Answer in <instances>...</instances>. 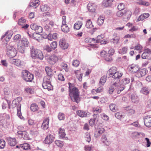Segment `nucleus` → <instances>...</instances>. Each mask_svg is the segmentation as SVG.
I'll list each match as a JSON object with an SVG mask.
<instances>
[{
  "mask_svg": "<svg viewBox=\"0 0 151 151\" xmlns=\"http://www.w3.org/2000/svg\"><path fill=\"white\" fill-rule=\"evenodd\" d=\"M69 89V96L73 102L78 104L80 101L78 89L76 87H73V85L70 83H68Z\"/></svg>",
  "mask_w": 151,
  "mask_h": 151,
  "instance_id": "obj_1",
  "label": "nucleus"
},
{
  "mask_svg": "<svg viewBox=\"0 0 151 151\" xmlns=\"http://www.w3.org/2000/svg\"><path fill=\"white\" fill-rule=\"evenodd\" d=\"M30 49L31 56L32 58L43 60L44 56L41 50L34 48L33 46L30 48Z\"/></svg>",
  "mask_w": 151,
  "mask_h": 151,
  "instance_id": "obj_2",
  "label": "nucleus"
},
{
  "mask_svg": "<svg viewBox=\"0 0 151 151\" xmlns=\"http://www.w3.org/2000/svg\"><path fill=\"white\" fill-rule=\"evenodd\" d=\"M29 44V41L27 38H23L21 40L19 41L17 45V49L18 51L20 52L23 53L25 47L28 46Z\"/></svg>",
  "mask_w": 151,
  "mask_h": 151,
  "instance_id": "obj_3",
  "label": "nucleus"
},
{
  "mask_svg": "<svg viewBox=\"0 0 151 151\" xmlns=\"http://www.w3.org/2000/svg\"><path fill=\"white\" fill-rule=\"evenodd\" d=\"M51 78L50 76H46L44 78L42 86L44 89L48 91L53 90V86L51 84Z\"/></svg>",
  "mask_w": 151,
  "mask_h": 151,
  "instance_id": "obj_4",
  "label": "nucleus"
},
{
  "mask_svg": "<svg viewBox=\"0 0 151 151\" xmlns=\"http://www.w3.org/2000/svg\"><path fill=\"white\" fill-rule=\"evenodd\" d=\"M22 74L23 79L27 82H31L33 79V75L27 70H23Z\"/></svg>",
  "mask_w": 151,
  "mask_h": 151,
  "instance_id": "obj_5",
  "label": "nucleus"
},
{
  "mask_svg": "<svg viewBox=\"0 0 151 151\" xmlns=\"http://www.w3.org/2000/svg\"><path fill=\"white\" fill-rule=\"evenodd\" d=\"M46 59L50 64L53 65L58 61V58L57 55H52L47 57Z\"/></svg>",
  "mask_w": 151,
  "mask_h": 151,
  "instance_id": "obj_6",
  "label": "nucleus"
},
{
  "mask_svg": "<svg viewBox=\"0 0 151 151\" xmlns=\"http://www.w3.org/2000/svg\"><path fill=\"white\" fill-rule=\"evenodd\" d=\"M17 134L19 137H22L25 140H28L31 139L29 134L26 131H19L17 132Z\"/></svg>",
  "mask_w": 151,
  "mask_h": 151,
  "instance_id": "obj_7",
  "label": "nucleus"
},
{
  "mask_svg": "<svg viewBox=\"0 0 151 151\" xmlns=\"http://www.w3.org/2000/svg\"><path fill=\"white\" fill-rule=\"evenodd\" d=\"M132 14V12L131 11L126 9H124L123 17V20L125 21L128 20L129 19Z\"/></svg>",
  "mask_w": 151,
  "mask_h": 151,
  "instance_id": "obj_8",
  "label": "nucleus"
},
{
  "mask_svg": "<svg viewBox=\"0 0 151 151\" xmlns=\"http://www.w3.org/2000/svg\"><path fill=\"white\" fill-rule=\"evenodd\" d=\"M144 119L145 125L147 127H151V116H146Z\"/></svg>",
  "mask_w": 151,
  "mask_h": 151,
  "instance_id": "obj_9",
  "label": "nucleus"
},
{
  "mask_svg": "<svg viewBox=\"0 0 151 151\" xmlns=\"http://www.w3.org/2000/svg\"><path fill=\"white\" fill-rule=\"evenodd\" d=\"M117 68L116 67L113 66L108 71L107 73V76H109L111 77L117 71Z\"/></svg>",
  "mask_w": 151,
  "mask_h": 151,
  "instance_id": "obj_10",
  "label": "nucleus"
},
{
  "mask_svg": "<svg viewBox=\"0 0 151 151\" xmlns=\"http://www.w3.org/2000/svg\"><path fill=\"white\" fill-rule=\"evenodd\" d=\"M59 45L60 47L64 50L67 49L68 46V43L65 42V40L64 38L61 39L60 40Z\"/></svg>",
  "mask_w": 151,
  "mask_h": 151,
  "instance_id": "obj_11",
  "label": "nucleus"
},
{
  "mask_svg": "<svg viewBox=\"0 0 151 151\" xmlns=\"http://www.w3.org/2000/svg\"><path fill=\"white\" fill-rule=\"evenodd\" d=\"M54 140V137L53 135L50 134H48L46 136L44 142L46 144L51 143Z\"/></svg>",
  "mask_w": 151,
  "mask_h": 151,
  "instance_id": "obj_12",
  "label": "nucleus"
},
{
  "mask_svg": "<svg viewBox=\"0 0 151 151\" xmlns=\"http://www.w3.org/2000/svg\"><path fill=\"white\" fill-rule=\"evenodd\" d=\"M7 140L8 144L11 146H14L17 143L16 139L15 138L7 137Z\"/></svg>",
  "mask_w": 151,
  "mask_h": 151,
  "instance_id": "obj_13",
  "label": "nucleus"
},
{
  "mask_svg": "<svg viewBox=\"0 0 151 151\" xmlns=\"http://www.w3.org/2000/svg\"><path fill=\"white\" fill-rule=\"evenodd\" d=\"M87 8L89 12H95L96 8V6L94 3H90L88 4Z\"/></svg>",
  "mask_w": 151,
  "mask_h": 151,
  "instance_id": "obj_14",
  "label": "nucleus"
},
{
  "mask_svg": "<svg viewBox=\"0 0 151 151\" xmlns=\"http://www.w3.org/2000/svg\"><path fill=\"white\" fill-rule=\"evenodd\" d=\"M57 34L56 33H54L52 34L49 33L48 35L46 34L44 38H47L48 40L51 41L52 39H56L57 38Z\"/></svg>",
  "mask_w": 151,
  "mask_h": 151,
  "instance_id": "obj_15",
  "label": "nucleus"
},
{
  "mask_svg": "<svg viewBox=\"0 0 151 151\" xmlns=\"http://www.w3.org/2000/svg\"><path fill=\"white\" fill-rule=\"evenodd\" d=\"M12 34L9 31L7 32L6 33L1 37L2 40L4 39L6 42H8L11 38Z\"/></svg>",
  "mask_w": 151,
  "mask_h": 151,
  "instance_id": "obj_16",
  "label": "nucleus"
},
{
  "mask_svg": "<svg viewBox=\"0 0 151 151\" xmlns=\"http://www.w3.org/2000/svg\"><path fill=\"white\" fill-rule=\"evenodd\" d=\"M123 75V73L119 71H117L111 77L115 80L120 81V78Z\"/></svg>",
  "mask_w": 151,
  "mask_h": 151,
  "instance_id": "obj_17",
  "label": "nucleus"
},
{
  "mask_svg": "<svg viewBox=\"0 0 151 151\" xmlns=\"http://www.w3.org/2000/svg\"><path fill=\"white\" fill-rule=\"evenodd\" d=\"M114 0H104L102 2L103 6L106 7L111 6Z\"/></svg>",
  "mask_w": 151,
  "mask_h": 151,
  "instance_id": "obj_18",
  "label": "nucleus"
},
{
  "mask_svg": "<svg viewBox=\"0 0 151 151\" xmlns=\"http://www.w3.org/2000/svg\"><path fill=\"white\" fill-rule=\"evenodd\" d=\"M116 86H116V88L118 94L120 93L121 92L124 90L125 88L124 85L122 84L120 85V84L116 83Z\"/></svg>",
  "mask_w": 151,
  "mask_h": 151,
  "instance_id": "obj_19",
  "label": "nucleus"
},
{
  "mask_svg": "<svg viewBox=\"0 0 151 151\" xmlns=\"http://www.w3.org/2000/svg\"><path fill=\"white\" fill-rule=\"evenodd\" d=\"M105 131L104 128H101L94 132V136L96 138L98 137L102 134L104 133Z\"/></svg>",
  "mask_w": 151,
  "mask_h": 151,
  "instance_id": "obj_20",
  "label": "nucleus"
},
{
  "mask_svg": "<svg viewBox=\"0 0 151 151\" xmlns=\"http://www.w3.org/2000/svg\"><path fill=\"white\" fill-rule=\"evenodd\" d=\"M64 131L65 130L64 129L61 128L60 129L59 131V136L60 138L64 139L65 140H67L68 138L65 137L66 134Z\"/></svg>",
  "mask_w": 151,
  "mask_h": 151,
  "instance_id": "obj_21",
  "label": "nucleus"
},
{
  "mask_svg": "<svg viewBox=\"0 0 151 151\" xmlns=\"http://www.w3.org/2000/svg\"><path fill=\"white\" fill-rule=\"evenodd\" d=\"M13 49V50L6 52L7 55L10 58L14 57L17 54V51L16 49Z\"/></svg>",
  "mask_w": 151,
  "mask_h": 151,
  "instance_id": "obj_22",
  "label": "nucleus"
},
{
  "mask_svg": "<svg viewBox=\"0 0 151 151\" xmlns=\"http://www.w3.org/2000/svg\"><path fill=\"white\" fill-rule=\"evenodd\" d=\"M101 141L106 146L109 145L111 143L110 141L108 140L107 139L106 135L104 134L102 135L101 138Z\"/></svg>",
  "mask_w": 151,
  "mask_h": 151,
  "instance_id": "obj_23",
  "label": "nucleus"
},
{
  "mask_svg": "<svg viewBox=\"0 0 151 151\" xmlns=\"http://www.w3.org/2000/svg\"><path fill=\"white\" fill-rule=\"evenodd\" d=\"M129 67H130L129 68V70L132 73L136 72L139 69V68L138 66L132 64Z\"/></svg>",
  "mask_w": 151,
  "mask_h": 151,
  "instance_id": "obj_24",
  "label": "nucleus"
},
{
  "mask_svg": "<svg viewBox=\"0 0 151 151\" xmlns=\"http://www.w3.org/2000/svg\"><path fill=\"white\" fill-rule=\"evenodd\" d=\"M76 114L78 116L81 117H86L87 115V113L86 111L82 110L77 111Z\"/></svg>",
  "mask_w": 151,
  "mask_h": 151,
  "instance_id": "obj_25",
  "label": "nucleus"
},
{
  "mask_svg": "<svg viewBox=\"0 0 151 151\" xmlns=\"http://www.w3.org/2000/svg\"><path fill=\"white\" fill-rule=\"evenodd\" d=\"M150 16L149 14L147 13H144L141 15L137 19V21H139L141 20H143L145 19L148 18Z\"/></svg>",
  "mask_w": 151,
  "mask_h": 151,
  "instance_id": "obj_26",
  "label": "nucleus"
},
{
  "mask_svg": "<svg viewBox=\"0 0 151 151\" xmlns=\"http://www.w3.org/2000/svg\"><path fill=\"white\" fill-rule=\"evenodd\" d=\"M32 37L33 39L36 40L38 42H40L42 39L41 35L37 33H33Z\"/></svg>",
  "mask_w": 151,
  "mask_h": 151,
  "instance_id": "obj_27",
  "label": "nucleus"
},
{
  "mask_svg": "<svg viewBox=\"0 0 151 151\" xmlns=\"http://www.w3.org/2000/svg\"><path fill=\"white\" fill-rule=\"evenodd\" d=\"M21 104H19L18 105L17 107V115L21 119H22V118H23V117L22 115L21 112Z\"/></svg>",
  "mask_w": 151,
  "mask_h": 151,
  "instance_id": "obj_28",
  "label": "nucleus"
},
{
  "mask_svg": "<svg viewBox=\"0 0 151 151\" xmlns=\"http://www.w3.org/2000/svg\"><path fill=\"white\" fill-rule=\"evenodd\" d=\"M131 99L132 102L134 103H137L138 102V97L135 94H133L131 95Z\"/></svg>",
  "mask_w": 151,
  "mask_h": 151,
  "instance_id": "obj_29",
  "label": "nucleus"
},
{
  "mask_svg": "<svg viewBox=\"0 0 151 151\" xmlns=\"http://www.w3.org/2000/svg\"><path fill=\"white\" fill-rule=\"evenodd\" d=\"M83 25L82 22L81 21H78L76 22L74 25V28L77 30L80 29Z\"/></svg>",
  "mask_w": 151,
  "mask_h": 151,
  "instance_id": "obj_30",
  "label": "nucleus"
},
{
  "mask_svg": "<svg viewBox=\"0 0 151 151\" xmlns=\"http://www.w3.org/2000/svg\"><path fill=\"white\" fill-rule=\"evenodd\" d=\"M4 93L5 96H9L11 95V89L6 86L4 89Z\"/></svg>",
  "mask_w": 151,
  "mask_h": 151,
  "instance_id": "obj_31",
  "label": "nucleus"
},
{
  "mask_svg": "<svg viewBox=\"0 0 151 151\" xmlns=\"http://www.w3.org/2000/svg\"><path fill=\"white\" fill-rule=\"evenodd\" d=\"M116 83L115 82L109 88V93L111 94L115 90H116Z\"/></svg>",
  "mask_w": 151,
  "mask_h": 151,
  "instance_id": "obj_32",
  "label": "nucleus"
},
{
  "mask_svg": "<svg viewBox=\"0 0 151 151\" xmlns=\"http://www.w3.org/2000/svg\"><path fill=\"white\" fill-rule=\"evenodd\" d=\"M119 37L116 36L115 37L111 39L110 42L111 43H112L115 45L119 43Z\"/></svg>",
  "mask_w": 151,
  "mask_h": 151,
  "instance_id": "obj_33",
  "label": "nucleus"
},
{
  "mask_svg": "<svg viewBox=\"0 0 151 151\" xmlns=\"http://www.w3.org/2000/svg\"><path fill=\"white\" fill-rule=\"evenodd\" d=\"M39 2L40 1L38 0H35L34 2H31L29 4V6L31 7L36 8L39 5Z\"/></svg>",
  "mask_w": 151,
  "mask_h": 151,
  "instance_id": "obj_34",
  "label": "nucleus"
},
{
  "mask_svg": "<svg viewBox=\"0 0 151 151\" xmlns=\"http://www.w3.org/2000/svg\"><path fill=\"white\" fill-rule=\"evenodd\" d=\"M22 149L23 150H27L29 149L30 148V146L29 144L28 143H25L23 144H21Z\"/></svg>",
  "mask_w": 151,
  "mask_h": 151,
  "instance_id": "obj_35",
  "label": "nucleus"
},
{
  "mask_svg": "<svg viewBox=\"0 0 151 151\" xmlns=\"http://www.w3.org/2000/svg\"><path fill=\"white\" fill-rule=\"evenodd\" d=\"M101 109L100 107H97L95 110H94V114L93 115V117H97V114L96 113H100L101 112Z\"/></svg>",
  "mask_w": 151,
  "mask_h": 151,
  "instance_id": "obj_36",
  "label": "nucleus"
},
{
  "mask_svg": "<svg viewBox=\"0 0 151 151\" xmlns=\"http://www.w3.org/2000/svg\"><path fill=\"white\" fill-rule=\"evenodd\" d=\"M105 18L103 17L100 16L97 21V23L98 25H101L104 22Z\"/></svg>",
  "mask_w": 151,
  "mask_h": 151,
  "instance_id": "obj_37",
  "label": "nucleus"
},
{
  "mask_svg": "<svg viewBox=\"0 0 151 151\" xmlns=\"http://www.w3.org/2000/svg\"><path fill=\"white\" fill-rule=\"evenodd\" d=\"M86 26L87 28H91L93 27L90 19H89L86 21Z\"/></svg>",
  "mask_w": 151,
  "mask_h": 151,
  "instance_id": "obj_38",
  "label": "nucleus"
},
{
  "mask_svg": "<svg viewBox=\"0 0 151 151\" xmlns=\"http://www.w3.org/2000/svg\"><path fill=\"white\" fill-rule=\"evenodd\" d=\"M45 70L47 75V76H50L51 77L52 74L51 68L48 67H47L45 68Z\"/></svg>",
  "mask_w": 151,
  "mask_h": 151,
  "instance_id": "obj_39",
  "label": "nucleus"
},
{
  "mask_svg": "<svg viewBox=\"0 0 151 151\" xmlns=\"http://www.w3.org/2000/svg\"><path fill=\"white\" fill-rule=\"evenodd\" d=\"M130 78H127L122 79L121 82L122 84L124 85L129 83L130 82Z\"/></svg>",
  "mask_w": 151,
  "mask_h": 151,
  "instance_id": "obj_40",
  "label": "nucleus"
},
{
  "mask_svg": "<svg viewBox=\"0 0 151 151\" xmlns=\"http://www.w3.org/2000/svg\"><path fill=\"white\" fill-rule=\"evenodd\" d=\"M58 117L59 120H63L65 118V115L62 112H59L58 116Z\"/></svg>",
  "mask_w": 151,
  "mask_h": 151,
  "instance_id": "obj_41",
  "label": "nucleus"
},
{
  "mask_svg": "<svg viewBox=\"0 0 151 151\" xmlns=\"http://www.w3.org/2000/svg\"><path fill=\"white\" fill-rule=\"evenodd\" d=\"M41 10L43 12L48 11L50 9L49 7L47 5H42L40 6Z\"/></svg>",
  "mask_w": 151,
  "mask_h": 151,
  "instance_id": "obj_42",
  "label": "nucleus"
},
{
  "mask_svg": "<svg viewBox=\"0 0 151 151\" xmlns=\"http://www.w3.org/2000/svg\"><path fill=\"white\" fill-rule=\"evenodd\" d=\"M61 28L62 31L65 33H67L69 31V28L67 25H62Z\"/></svg>",
  "mask_w": 151,
  "mask_h": 151,
  "instance_id": "obj_43",
  "label": "nucleus"
},
{
  "mask_svg": "<svg viewBox=\"0 0 151 151\" xmlns=\"http://www.w3.org/2000/svg\"><path fill=\"white\" fill-rule=\"evenodd\" d=\"M30 108L31 110L33 111H36L38 109L37 105L35 104H32Z\"/></svg>",
  "mask_w": 151,
  "mask_h": 151,
  "instance_id": "obj_44",
  "label": "nucleus"
},
{
  "mask_svg": "<svg viewBox=\"0 0 151 151\" xmlns=\"http://www.w3.org/2000/svg\"><path fill=\"white\" fill-rule=\"evenodd\" d=\"M142 93L144 94L147 95L149 93V91L148 88L147 87H144L141 90Z\"/></svg>",
  "mask_w": 151,
  "mask_h": 151,
  "instance_id": "obj_45",
  "label": "nucleus"
},
{
  "mask_svg": "<svg viewBox=\"0 0 151 151\" xmlns=\"http://www.w3.org/2000/svg\"><path fill=\"white\" fill-rule=\"evenodd\" d=\"M116 105L114 104H111L109 105V107L110 110L112 111L115 112L117 110Z\"/></svg>",
  "mask_w": 151,
  "mask_h": 151,
  "instance_id": "obj_46",
  "label": "nucleus"
},
{
  "mask_svg": "<svg viewBox=\"0 0 151 151\" xmlns=\"http://www.w3.org/2000/svg\"><path fill=\"white\" fill-rule=\"evenodd\" d=\"M126 109L128 111L129 115H131L134 114L135 113V111L134 110L129 109V108H130V107L129 106H128L126 107Z\"/></svg>",
  "mask_w": 151,
  "mask_h": 151,
  "instance_id": "obj_47",
  "label": "nucleus"
},
{
  "mask_svg": "<svg viewBox=\"0 0 151 151\" xmlns=\"http://www.w3.org/2000/svg\"><path fill=\"white\" fill-rule=\"evenodd\" d=\"M6 52L9 51H12L13 50V48L15 49V47L12 45L11 44H9L7 45L6 47Z\"/></svg>",
  "mask_w": 151,
  "mask_h": 151,
  "instance_id": "obj_48",
  "label": "nucleus"
},
{
  "mask_svg": "<svg viewBox=\"0 0 151 151\" xmlns=\"http://www.w3.org/2000/svg\"><path fill=\"white\" fill-rule=\"evenodd\" d=\"M128 50V48L127 47H124L122 48L120 51H119V53L121 54H124L127 53Z\"/></svg>",
  "mask_w": 151,
  "mask_h": 151,
  "instance_id": "obj_49",
  "label": "nucleus"
},
{
  "mask_svg": "<svg viewBox=\"0 0 151 151\" xmlns=\"http://www.w3.org/2000/svg\"><path fill=\"white\" fill-rule=\"evenodd\" d=\"M25 20L22 18L19 20L18 24L19 25L23 26L25 24Z\"/></svg>",
  "mask_w": 151,
  "mask_h": 151,
  "instance_id": "obj_50",
  "label": "nucleus"
},
{
  "mask_svg": "<svg viewBox=\"0 0 151 151\" xmlns=\"http://www.w3.org/2000/svg\"><path fill=\"white\" fill-rule=\"evenodd\" d=\"M106 76H105L101 77L99 81V83H101L102 85H103L106 81Z\"/></svg>",
  "mask_w": 151,
  "mask_h": 151,
  "instance_id": "obj_51",
  "label": "nucleus"
},
{
  "mask_svg": "<svg viewBox=\"0 0 151 151\" xmlns=\"http://www.w3.org/2000/svg\"><path fill=\"white\" fill-rule=\"evenodd\" d=\"M42 30L43 29L42 27L38 25L37 28L35 31L36 32V33H38V34H40V33L42 32Z\"/></svg>",
  "mask_w": 151,
  "mask_h": 151,
  "instance_id": "obj_52",
  "label": "nucleus"
},
{
  "mask_svg": "<svg viewBox=\"0 0 151 151\" xmlns=\"http://www.w3.org/2000/svg\"><path fill=\"white\" fill-rule=\"evenodd\" d=\"M104 59L108 62H110L112 60L111 56L107 54L104 57Z\"/></svg>",
  "mask_w": 151,
  "mask_h": 151,
  "instance_id": "obj_53",
  "label": "nucleus"
},
{
  "mask_svg": "<svg viewBox=\"0 0 151 151\" xmlns=\"http://www.w3.org/2000/svg\"><path fill=\"white\" fill-rule=\"evenodd\" d=\"M115 116L117 119H121V118H124L123 116L122 115L121 113L117 112L115 114Z\"/></svg>",
  "mask_w": 151,
  "mask_h": 151,
  "instance_id": "obj_54",
  "label": "nucleus"
},
{
  "mask_svg": "<svg viewBox=\"0 0 151 151\" xmlns=\"http://www.w3.org/2000/svg\"><path fill=\"white\" fill-rule=\"evenodd\" d=\"M5 146V142L3 139H0V148L3 149Z\"/></svg>",
  "mask_w": 151,
  "mask_h": 151,
  "instance_id": "obj_55",
  "label": "nucleus"
},
{
  "mask_svg": "<svg viewBox=\"0 0 151 151\" xmlns=\"http://www.w3.org/2000/svg\"><path fill=\"white\" fill-rule=\"evenodd\" d=\"M21 36L19 34H17L15 35L13 38V40L14 42H16L18 40H20V39L21 38Z\"/></svg>",
  "mask_w": 151,
  "mask_h": 151,
  "instance_id": "obj_56",
  "label": "nucleus"
},
{
  "mask_svg": "<svg viewBox=\"0 0 151 151\" xmlns=\"http://www.w3.org/2000/svg\"><path fill=\"white\" fill-rule=\"evenodd\" d=\"M50 47L53 49H55L57 47V43L56 42L53 41L51 43L50 45Z\"/></svg>",
  "mask_w": 151,
  "mask_h": 151,
  "instance_id": "obj_57",
  "label": "nucleus"
},
{
  "mask_svg": "<svg viewBox=\"0 0 151 151\" xmlns=\"http://www.w3.org/2000/svg\"><path fill=\"white\" fill-rule=\"evenodd\" d=\"M104 37L103 35H100L98 36L96 40L95 43H99L100 42V40Z\"/></svg>",
  "mask_w": 151,
  "mask_h": 151,
  "instance_id": "obj_58",
  "label": "nucleus"
},
{
  "mask_svg": "<svg viewBox=\"0 0 151 151\" xmlns=\"http://www.w3.org/2000/svg\"><path fill=\"white\" fill-rule=\"evenodd\" d=\"M55 144L58 146L62 147L63 146V143L60 140H56L55 141Z\"/></svg>",
  "mask_w": 151,
  "mask_h": 151,
  "instance_id": "obj_59",
  "label": "nucleus"
},
{
  "mask_svg": "<svg viewBox=\"0 0 151 151\" xmlns=\"http://www.w3.org/2000/svg\"><path fill=\"white\" fill-rule=\"evenodd\" d=\"M139 4L140 5H142L145 6H149V3L148 2H146L145 1L142 0H140L138 2Z\"/></svg>",
  "mask_w": 151,
  "mask_h": 151,
  "instance_id": "obj_60",
  "label": "nucleus"
},
{
  "mask_svg": "<svg viewBox=\"0 0 151 151\" xmlns=\"http://www.w3.org/2000/svg\"><path fill=\"white\" fill-rule=\"evenodd\" d=\"M124 11V10H119V11L117 12L116 13L117 16L119 17H121L122 16L123 17Z\"/></svg>",
  "mask_w": 151,
  "mask_h": 151,
  "instance_id": "obj_61",
  "label": "nucleus"
},
{
  "mask_svg": "<svg viewBox=\"0 0 151 151\" xmlns=\"http://www.w3.org/2000/svg\"><path fill=\"white\" fill-rule=\"evenodd\" d=\"M124 3H120L118 6V9L119 10H124L125 9H124Z\"/></svg>",
  "mask_w": 151,
  "mask_h": 151,
  "instance_id": "obj_62",
  "label": "nucleus"
},
{
  "mask_svg": "<svg viewBox=\"0 0 151 151\" xmlns=\"http://www.w3.org/2000/svg\"><path fill=\"white\" fill-rule=\"evenodd\" d=\"M80 64L79 61L77 60H76L73 61L72 65L76 67H77Z\"/></svg>",
  "mask_w": 151,
  "mask_h": 151,
  "instance_id": "obj_63",
  "label": "nucleus"
},
{
  "mask_svg": "<svg viewBox=\"0 0 151 151\" xmlns=\"http://www.w3.org/2000/svg\"><path fill=\"white\" fill-rule=\"evenodd\" d=\"M94 117V118L93 119H90L89 121V124L92 127L93 126L94 124V123L96 119V117Z\"/></svg>",
  "mask_w": 151,
  "mask_h": 151,
  "instance_id": "obj_64",
  "label": "nucleus"
}]
</instances>
